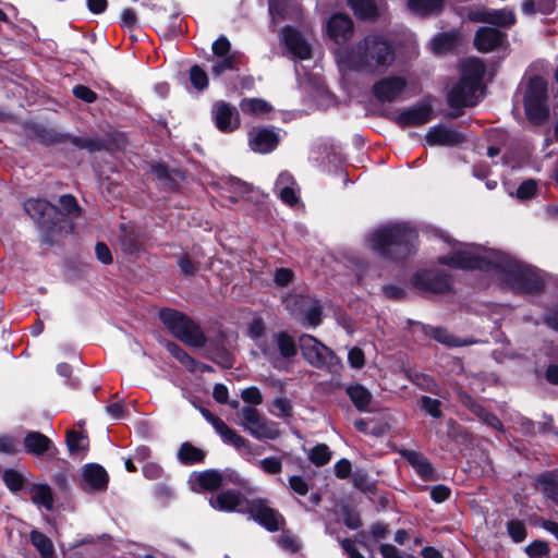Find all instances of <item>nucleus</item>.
Masks as SVG:
<instances>
[{"instance_id":"f257e3e1","label":"nucleus","mask_w":558,"mask_h":558,"mask_svg":"<svg viewBox=\"0 0 558 558\" xmlns=\"http://www.w3.org/2000/svg\"><path fill=\"white\" fill-rule=\"evenodd\" d=\"M448 244L452 253L438 258L442 265L462 269L496 270L518 291L537 292L544 286L541 277L529 266L504 252L454 241H449Z\"/></svg>"},{"instance_id":"f03ea898","label":"nucleus","mask_w":558,"mask_h":558,"mask_svg":"<svg viewBox=\"0 0 558 558\" xmlns=\"http://www.w3.org/2000/svg\"><path fill=\"white\" fill-rule=\"evenodd\" d=\"M336 58L342 72L379 74L386 72L393 63L395 50L386 37L368 35L351 49H339Z\"/></svg>"},{"instance_id":"7ed1b4c3","label":"nucleus","mask_w":558,"mask_h":558,"mask_svg":"<svg viewBox=\"0 0 558 558\" xmlns=\"http://www.w3.org/2000/svg\"><path fill=\"white\" fill-rule=\"evenodd\" d=\"M416 240V232L408 223H389L373 231L367 242L377 254L390 258L407 257Z\"/></svg>"},{"instance_id":"20e7f679","label":"nucleus","mask_w":558,"mask_h":558,"mask_svg":"<svg viewBox=\"0 0 558 558\" xmlns=\"http://www.w3.org/2000/svg\"><path fill=\"white\" fill-rule=\"evenodd\" d=\"M264 356L279 371H288L298 354V345L286 331L272 332L257 343Z\"/></svg>"},{"instance_id":"39448f33","label":"nucleus","mask_w":558,"mask_h":558,"mask_svg":"<svg viewBox=\"0 0 558 558\" xmlns=\"http://www.w3.org/2000/svg\"><path fill=\"white\" fill-rule=\"evenodd\" d=\"M522 102L527 120L536 125L549 117L547 83L539 76L531 77L522 87Z\"/></svg>"},{"instance_id":"423d86ee","label":"nucleus","mask_w":558,"mask_h":558,"mask_svg":"<svg viewBox=\"0 0 558 558\" xmlns=\"http://www.w3.org/2000/svg\"><path fill=\"white\" fill-rule=\"evenodd\" d=\"M159 318L174 337L187 345L194 348L205 345L206 337L201 327L184 314L171 308H162L159 312Z\"/></svg>"},{"instance_id":"0eeeda50","label":"nucleus","mask_w":558,"mask_h":558,"mask_svg":"<svg viewBox=\"0 0 558 558\" xmlns=\"http://www.w3.org/2000/svg\"><path fill=\"white\" fill-rule=\"evenodd\" d=\"M236 424L257 440H275L280 437L278 423L262 415L254 407H243Z\"/></svg>"},{"instance_id":"6e6552de","label":"nucleus","mask_w":558,"mask_h":558,"mask_svg":"<svg viewBox=\"0 0 558 558\" xmlns=\"http://www.w3.org/2000/svg\"><path fill=\"white\" fill-rule=\"evenodd\" d=\"M246 513L270 532L278 531L283 524V517L269 506V502L262 498L252 499L246 502Z\"/></svg>"},{"instance_id":"1a4fd4ad","label":"nucleus","mask_w":558,"mask_h":558,"mask_svg":"<svg viewBox=\"0 0 558 558\" xmlns=\"http://www.w3.org/2000/svg\"><path fill=\"white\" fill-rule=\"evenodd\" d=\"M201 412L225 444L233 446L243 453H251L252 444L250 440L241 436L236 430L230 428L221 418L214 415L208 410L202 409Z\"/></svg>"},{"instance_id":"9d476101","label":"nucleus","mask_w":558,"mask_h":558,"mask_svg":"<svg viewBox=\"0 0 558 558\" xmlns=\"http://www.w3.org/2000/svg\"><path fill=\"white\" fill-rule=\"evenodd\" d=\"M299 345L304 359L315 367H323L333 359V352L311 335H302Z\"/></svg>"},{"instance_id":"9b49d317","label":"nucleus","mask_w":558,"mask_h":558,"mask_svg":"<svg viewBox=\"0 0 558 558\" xmlns=\"http://www.w3.org/2000/svg\"><path fill=\"white\" fill-rule=\"evenodd\" d=\"M481 97V87L459 81L448 95V104L451 108L460 109L476 105Z\"/></svg>"},{"instance_id":"f8f14e48","label":"nucleus","mask_w":558,"mask_h":558,"mask_svg":"<svg viewBox=\"0 0 558 558\" xmlns=\"http://www.w3.org/2000/svg\"><path fill=\"white\" fill-rule=\"evenodd\" d=\"M280 39L288 52L295 59L306 60L312 56V48L301 33L291 27L286 26L280 33Z\"/></svg>"},{"instance_id":"ddd939ff","label":"nucleus","mask_w":558,"mask_h":558,"mask_svg":"<svg viewBox=\"0 0 558 558\" xmlns=\"http://www.w3.org/2000/svg\"><path fill=\"white\" fill-rule=\"evenodd\" d=\"M474 46L481 52L507 48V34L493 27H481L475 33Z\"/></svg>"},{"instance_id":"4468645a","label":"nucleus","mask_w":558,"mask_h":558,"mask_svg":"<svg viewBox=\"0 0 558 558\" xmlns=\"http://www.w3.org/2000/svg\"><path fill=\"white\" fill-rule=\"evenodd\" d=\"M211 114L217 129L223 133L233 132L240 126V116L236 108L226 102L215 104Z\"/></svg>"},{"instance_id":"2eb2a0df","label":"nucleus","mask_w":558,"mask_h":558,"mask_svg":"<svg viewBox=\"0 0 558 558\" xmlns=\"http://www.w3.org/2000/svg\"><path fill=\"white\" fill-rule=\"evenodd\" d=\"M279 143V136L274 129L253 128L248 133V145L255 153L272 151Z\"/></svg>"},{"instance_id":"dca6fc26","label":"nucleus","mask_w":558,"mask_h":558,"mask_svg":"<svg viewBox=\"0 0 558 558\" xmlns=\"http://www.w3.org/2000/svg\"><path fill=\"white\" fill-rule=\"evenodd\" d=\"M407 82L399 76H389L378 81L373 86V93L376 99L381 102H391L396 100L404 90Z\"/></svg>"},{"instance_id":"f3484780","label":"nucleus","mask_w":558,"mask_h":558,"mask_svg":"<svg viewBox=\"0 0 558 558\" xmlns=\"http://www.w3.org/2000/svg\"><path fill=\"white\" fill-rule=\"evenodd\" d=\"M251 500L245 499L240 493L233 490H226L209 498V505L219 511L227 512H241L246 513V502Z\"/></svg>"},{"instance_id":"a211bd4d","label":"nucleus","mask_w":558,"mask_h":558,"mask_svg":"<svg viewBox=\"0 0 558 558\" xmlns=\"http://www.w3.org/2000/svg\"><path fill=\"white\" fill-rule=\"evenodd\" d=\"M108 473L99 464H86L82 471V488L87 493L104 490L108 485Z\"/></svg>"},{"instance_id":"6ab92c4d","label":"nucleus","mask_w":558,"mask_h":558,"mask_svg":"<svg viewBox=\"0 0 558 558\" xmlns=\"http://www.w3.org/2000/svg\"><path fill=\"white\" fill-rule=\"evenodd\" d=\"M223 473L216 470L194 472L190 477V485L193 492L216 490L225 484Z\"/></svg>"},{"instance_id":"aec40b11","label":"nucleus","mask_w":558,"mask_h":558,"mask_svg":"<svg viewBox=\"0 0 558 558\" xmlns=\"http://www.w3.org/2000/svg\"><path fill=\"white\" fill-rule=\"evenodd\" d=\"M327 32L329 37L336 43L347 41L353 34V22L345 14H335L327 23Z\"/></svg>"},{"instance_id":"412c9836","label":"nucleus","mask_w":558,"mask_h":558,"mask_svg":"<svg viewBox=\"0 0 558 558\" xmlns=\"http://www.w3.org/2000/svg\"><path fill=\"white\" fill-rule=\"evenodd\" d=\"M28 216L40 226L51 222V217L57 215V207L44 199H28L24 204Z\"/></svg>"},{"instance_id":"4be33fe9","label":"nucleus","mask_w":558,"mask_h":558,"mask_svg":"<svg viewBox=\"0 0 558 558\" xmlns=\"http://www.w3.org/2000/svg\"><path fill=\"white\" fill-rule=\"evenodd\" d=\"M414 283L417 288L435 293H441L450 289V280L447 276L433 271H424L416 275Z\"/></svg>"},{"instance_id":"5701e85b","label":"nucleus","mask_w":558,"mask_h":558,"mask_svg":"<svg viewBox=\"0 0 558 558\" xmlns=\"http://www.w3.org/2000/svg\"><path fill=\"white\" fill-rule=\"evenodd\" d=\"M430 117V106L418 105L401 111L397 117V122L401 126H418L427 123Z\"/></svg>"},{"instance_id":"b1692460","label":"nucleus","mask_w":558,"mask_h":558,"mask_svg":"<svg viewBox=\"0 0 558 558\" xmlns=\"http://www.w3.org/2000/svg\"><path fill=\"white\" fill-rule=\"evenodd\" d=\"M426 141L429 145L451 146L461 143L463 136L452 129L438 125L427 132Z\"/></svg>"},{"instance_id":"393cba45","label":"nucleus","mask_w":558,"mask_h":558,"mask_svg":"<svg viewBox=\"0 0 558 558\" xmlns=\"http://www.w3.org/2000/svg\"><path fill=\"white\" fill-rule=\"evenodd\" d=\"M485 64L477 58H470L461 63V80L481 87Z\"/></svg>"},{"instance_id":"a878e982","label":"nucleus","mask_w":558,"mask_h":558,"mask_svg":"<svg viewBox=\"0 0 558 558\" xmlns=\"http://www.w3.org/2000/svg\"><path fill=\"white\" fill-rule=\"evenodd\" d=\"M24 447L27 453L41 456L52 447L51 440L39 432H29L24 438Z\"/></svg>"},{"instance_id":"bb28decb","label":"nucleus","mask_w":558,"mask_h":558,"mask_svg":"<svg viewBox=\"0 0 558 558\" xmlns=\"http://www.w3.org/2000/svg\"><path fill=\"white\" fill-rule=\"evenodd\" d=\"M402 457L415 469L424 480H432L434 470L427 459L414 450H403Z\"/></svg>"},{"instance_id":"cd10ccee","label":"nucleus","mask_w":558,"mask_h":558,"mask_svg":"<svg viewBox=\"0 0 558 558\" xmlns=\"http://www.w3.org/2000/svg\"><path fill=\"white\" fill-rule=\"evenodd\" d=\"M32 494L31 500L37 507H43L46 510H51L53 507V494L52 489L47 484H33L29 487Z\"/></svg>"},{"instance_id":"c85d7f7f","label":"nucleus","mask_w":558,"mask_h":558,"mask_svg":"<svg viewBox=\"0 0 558 558\" xmlns=\"http://www.w3.org/2000/svg\"><path fill=\"white\" fill-rule=\"evenodd\" d=\"M536 488L547 498L558 504V477L554 473H545L536 477Z\"/></svg>"},{"instance_id":"c756f323","label":"nucleus","mask_w":558,"mask_h":558,"mask_svg":"<svg viewBox=\"0 0 558 558\" xmlns=\"http://www.w3.org/2000/svg\"><path fill=\"white\" fill-rule=\"evenodd\" d=\"M347 393L360 412H365L372 402V393L362 385H353L347 388Z\"/></svg>"},{"instance_id":"7c9ffc66","label":"nucleus","mask_w":558,"mask_h":558,"mask_svg":"<svg viewBox=\"0 0 558 558\" xmlns=\"http://www.w3.org/2000/svg\"><path fill=\"white\" fill-rule=\"evenodd\" d=\"M29 539L41 558H56L52 541L47 535L37 530H33L29 534Z\"/></svg>"},{"instance_id":"2f4dec72","label":"nucleus","mask_w":558,"mask_h":558,"mask_svg":"<svg viewBox=\"0 0 558 558\" xmlns=\"http://www.w3.org/2000/svg\"><path fill=\"white\" fill-rule=\"evenodd\" d=\"M409 9L418 15L438 13L444 7V0H409Z\"/></svg>"},{"instance_id":"473e14b6","label":"nucleus","mask_w":558,"mask_h":558,"mask_svg":"<svg viewBox=\"0 0 558 558\" xmlns=\"http://www.w3.org/2000/svg\"><path fill=\"white\" fill-rule=\"evenodd\" d=\"M487 23L509 28L515 23V14L509 9H489Z\"/></svg>"},{"instance_id":"72a5a7b5","label":"nucleus","mask_w":558,"mask_h":558,"mask_svg":"<svg viewBox=\"0 0 558 558\" xmlns=\"http://www.w3.org/2000/svg\"><path fill=\"white\" fill-rule=\"evenodd\" d=\"M2 480L10 492L16 493L21 490L26 484L27 472L7 469L3 471Z\"/></svg>"},{"instance_id":"f704fd0d","label":"nucleus","mask_w":558,"mask_h":558,"mask_svg":"<svg viewBox=\"0 0 558 558\" xmlns=\"http://www.w3.org/2000/svg\"><path fill=\"white\" fill-rule=\"evenodd\" d=\"M204 458L205 452L190 442L182 444L178 451V459L183 464L199 463L204 460Z\"/></svg>"},{"instance_id":"c9c22d12","label":"nucleus","mask_w":558,"mask_h":558,"mask_svg":"<svg viewBox=\"0 0 558 558\" xmlns=\"http://www.w3.org/2000/svg\"><path fill=\"white\" fill-rule=\"evenodd\" d=\"M349 5L361 20H373L377 15V7L373 0H350Z\"/></svg>"},{"instance_id":"e433bc0d","label":"nucleus","mask_w":558,"mask_h":558,"mask_svg":"<svg viewBox=\"0 0 558 558\" xmlns=\"http://www.w3.org/2000/svg\"><path fill=\"white\" fill-rule=\"evenodd\" d=\"M555 8V0H525L522 3V12L527 15L535 13L550 14Z\"/></svg>"},{"instance_id":"4c0bfd02","label":"nucleus","mask_w":558,"mask_h":558,"mask_svg":"<svg viewBox=\"0 0 558 558\" xmlns=\"http://www.w3.org/2000/svg\"><path fill=\"white\" fill-rule=\"evenodd\" d=\"M301 307L304 310V319L305 322L316 327L320 323L322 308L316 302H312L308 299H301Z\"/></svg>"},{"instance_id":"58836bf2","label":"nucleus","mask_w":558,"mask_h":558,"mask_svg":"<svg viewBox=\"0 0 558 558\" xmlns=\"http://www.w3.org/2000/svg\"><path fill=\"white\" fill-rule=\"evenodd\" d=\"M240 107L244 113L254 116H260L271 110V106L267 101L259 98L244 99Z\"/></svg>"},{"instance_id":"ea45409f","label":"nucleus","mask_w":558,"mask_h":558,"mask_svg":"<svg viewBox=\"0 0 558 558\" xmlns=\"http://www.w3.org/2000/svg\"><path fill=\"white\" fill-rule=\"evenodd\" d=\"M457 41L454 33H445L436 36L432 41L433 51L437 54L445 53L453 48Z\"/></svg>"},{"instance_id":"a19ab883","label":"nucleus","mask_w":558,"mask_h":558,"mask_svg":"<svg viewBox=\"0 0 558 558\" xmlns=\"http://www.w3.org/2000/svg\"><path fill=\"white\" fill-rule=\"evenodd\" d=\"M66 445L72 453L85 452L88 447V440L83 434L69 430L66 434Z\"/></svg>"},{"instance_id":"79ce46f5","label":"nucleus","mask_w":558,"mask_h":558,"mask_svg":"<svg viewBox=\"0 0 558 558\" xmlns=\"http://www.w3.org/2000/svg\"><path fill=\"white\" fill-rule=\"evenodd\" d=\"M220 59L213 65V74L216 76L221 75L226 71L234 70L239 62L238 52H232L227 57H219Z\"/></svg>"},{"instance_id":"37998d69","label":"nucleus","mask_w":558,"mask_h":558,"mask_svg":"<svg viewBox=\"0 0 558 558\" xmlns=\"http://www.w3.org/2000/svg\"><path fill=\"white\" fill-rule=\"evenodd\" d=\"M308 458L314 464L322 466L330 461L331 451L327 445L319 444L311 450Z\"/></svg>"},{"instance_id":"c03bdc74","label":"nucleus","mask_w":558,"mask_h":558,"mask_svg":"<svg viewBox=\"0 0 558 558\" xmlns=\"http://www.w3.org/2000/svg\"><path fill=\"white\" fill-rule=\"evenodd\" d=\"M429 335L437 340L440 343H444L446 345L450 347H459L463 343L460 342L456 337L450 335L446 329L440 327H432L429 330Z\"/></svg>"},{"instance_id":"a18cd8bd","label":"nucleus","mask_w":558,"mask_h":558,"mask_svg":"<svg viewBox=\"0 0 558 558\" xmlns=\"http://www.w3.org/2000/svg\"><path fill=\"white\" fill-rule=\"evenodd\" d=\"M190 80L192 85L198 90L205 89L208 85V76L206 72L197 65L191 68Z\"/></svg>"},{"instance_id":"49530a36","label":"nucleus","mask_w":558,"mask_h":558,"mask_svg":"<svg viewBox=\"0 0 558 558\" xmlns=\"http://www.w3.org/2000/svg\"><path fill=\"white\" fill-rule=\"evenodd\" d=\"M274 408L277 410V412H274V414L280 418H289L292 416V403L291 401L286 397H279L276 398L272 401Z\"/></svg>"},{"instance_id":"de8ad7c7","label":"nucleus","mask_w":558,"mask_h":558,"mask_svg":"<svg viewBox=\"0 0 558 558\" xmlns=\"http://www.w3.org/2000/svg\"><path fill=\"white\" fill-rule=\"evenodd\" d=\"M441 403L437 399H433L430 397L424 396L421 399V408L430 416L435 418H439L442 416L441 412Z\"/></svg>"},{"instance_id":"09e8293b","label":"nucleus","mask_w":558,"mask_h":558,"mask_svg":"<svg viewBox=\"0 0 558 558\" xmlns=\"http://www.w3.org/2000/svg\"><path fill=\"white\" fill-rule=\"evenodd\" d=\"M241 398L245 403L248 404L247 407L253 405L255 408L256 405H259L263 403L262 392L255 386H252V387H248V388H245L244 390H242Z\"/></svg>"},{"instance_id":"8fccbe9b","label":"nucleus","mask_w":558,"mask_h":558,"mask_svg":"<svg viewBox=\"0 0 558 558\" xmlns=\"http://www.w3.org/2000/svg\"><path fill=\"white\" fill-rule=\"evenodd\" d=\"M507 529L511 538L517 543L522 542L526 537L525 525L519 520L509 521Z\"/></svg>"},{"instance_id":"3c124183","label":"nucleus","mask_w":558,"mask_h":558,"mask_svg":"<svg viewBox=\"0 0 558 558\" xmlns=\"http://www.w3.org/2000/svg\"><path fill=\"white\" fill-rule=\"evenodd\" d=\"M20 451L16 438L9 435H0V453L15 454Z\"/></svg>"},{"instance_id":"603ef678","label":"nucleus","mask_w":558,"mask_h":558,"mask_svg":"<svg viewBox=\"0 0 558 558\" xmlns=\"http://www.w3.org/2000/svg\"><path fill=\"white\" fill-rule=\"evenodd\" d=\"M276 192H277L278 196L280 197V199L289 206H294L299 202L298 184L289 186V187L286 186Z\"/></svg>"},{"instance_id":"864d4df0","label":"nucleus","mask_w":558,"mask_h":558,"mask_svg":"<svg viewBox=\"0 0 558 558\" xmlns=\"http://www.w3.org/2000/svg\"><path fill=\"white\" fill-rule=\"evenodd\" d=\"M167 349L183 365L190 367L191 369L194 368V360L191 356H189L178 344H175V343H168L167 344Z\"/></svg>"},{"instance_id":"5fc2aeb1","label":"nucleus","mask_w":558,"mask_h":558,"mask_svg":"<svg viewBox=\"0 0 558 558\" xmlns=\"http://www.w3.org/2000/svg\"><path fill=\"white\" fill-rule=\"evenodd\" d=\"M260 469L268 474H277L282 469V463L279 458L268 457L258 462Z\"/></svg>"},{"instance_id":"6e6d98bb","label":"nucleus","mask_w":558,"mask_h":558,"mask_svg":"<svg viewBox=\"0 0 558 558\" xmlns=\"http://www.w3.org/2000/svg\"><path fill=\"white\" fill-rule=\"evenodd\" d=\"M348 362L353 368H362L365 364L364 352L357 347L351 348L348 353Z\"/></svg>"},{"instance_id":"4d7b16f0","label":"nucleus","mask_w":558,"mask_h":558,"mask_svg":"<svg viewBox=\"0 0 558 558\" xmlns=\"http://www.w3.org/2000/svg\"><path fill=\"white\" fill-rule=\"evenodd\" d=\"M230 49H231V44L226 36H220L213 44V52L217 57H227V56L231 54Z\"/></svg>"},{"instance_id":"13d9d810","label":"nucleus","mask_w":558,"mask_h":558,"mask_svg":"<svg viewBox=\"0 0 558 558\" xmlns=\"http://www.w3.org/2000/svg\"><path fill=\"white\" fill-rule=\"evenodd\" d=\"M59 203L65 213H68L70 215L78 216L80 207H78L74 196H72L70 194L62 195L59 199Z\"/></svg>"},{"instance_id":"bf43d9fd","label":"nucleus","mask_w":558,"mask_h":558,"mask_svg":"<svg viewBox=\"0 0 558 558\" xmlns=\"http://www.w3.org/2000/svg\"><path fill=\"white\" fill-rule=\"evenodd\" d=\"M536 192V182L534 180H526L521 183L517 190V196L520 199H527Z\"/></svg>"},{"instance_id":"052dcab7","label":"nucleus","mask_w":558,"mask_h":558,"mask_svg":"<svg viewBox=\"0 0 558 558\" xmlns=\"http://www.w3.org/2000/svg\"><path fill=\"white\" fill-rule=\"evenodd\" d=\"M525 551L531 558H541L548 553V547L544 542L536 541L530 544Z\"/></svg>"},{"instance_id":"680f3d73","label":"nucleus","mask_w":558,"mask_h":558,"mask_svg":"<svg viewBox=\"0 0 558 558\" xmlns=\"http://www.w3.org/2000/svg\"><path fill=\"white\" fill-rule=\"evenodd\" d=\"M290 488L301 496H305L308 492V485L306 481L298 475H293L289 478Z\"/></svg>"},{"instance_id":"e2e57ef3","label":"nucleus","mask_w":558,"mask_h":558,"mask_svg":"<svg viewBox=\"0 0 558 558\" xmlns=\"http://www.w3.org/2000/svg\"><path fill=\"white\" fill-rule=\"evenodd\" d=\"M277 542H278L279 546H281L283 549L289 550L291 553H295L296 550H299V547H300L298 539L293 535H290V534H281L278 537Z\"/></svg>"},{"instance_id":"0e129e2a","label":"nucleus","mask_w":558,"mask_h":558,"mask_svg":"<svg viewBox=\"0 0 558 558\" xmlns=\"http://www.w3.org/2000/svg\"><path fill=\"white\" fill-rule=\"evenodd\" d=\"M73 94L78 99H81L85 102H88V104L94 102L97 98L96 94L92 89H89L88 87L83 86V85L75 86L73 88Z\"/></svg>"},{"instance_id":"69168bd1","label":"nucleus","mask_w":558,"mask_h":558,"mask_svg":"<svg viewBox=\"0 0 558 558\" xmlns=\"http://www.w3.org/2000/svg\"><path fill=\"white\" fill-rule=\"evenodd\" d=\"M290 0H269V12L274 23H277V17H281L284 14L283 3H288Z\"/></svg>"},{"instance_id":"338daca9","label":"nucleus","mask_w":558,"mask_h":558,"mask_svg":"<svg viewBox=\"0 0 558 558\" xmlns=\"http://www.w3.org/2000/svg\"><path fill=\"white\" fill-rule=\"evenodd\" d=\"M293 274L290 269L280 268L276 270L274 280L278 287H286L289 282H291Z\"/></svg>"},{"instance_id":"774afa93","label":"nucleus","mask_w":558,"mask_h":558,"mask_svg":"<svg viewBox=\"0 0 558 558\" xmlns=\"http://www.w3.org/2000/svg\"><path fill=\"white\" fill-rule=\"evenodd\" d=\"M489 9L486 8H475L471 9L468 12V19L472 22L476 23H487Z\"/></svg>"}]
</instances>
